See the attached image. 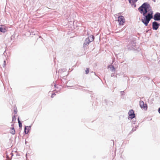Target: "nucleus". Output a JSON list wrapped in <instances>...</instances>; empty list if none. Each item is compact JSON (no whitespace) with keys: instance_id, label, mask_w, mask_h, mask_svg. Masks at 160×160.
I'll return each instance as SVG.
<instances>
[{"instance_id":"nucleus-1","label":"nucleus","mask_w":160,"mask_h":160,"mask_svg":"<svg viewBox=\"0 0 160 160\" xmlns=\"http://www.w3.org/2000/svg\"><path fill=\"white\" fill-rule=\"evenodd\" d=\"M151 8L150 5L147 2H144L138 8L139 11L143 15L141 21L144 25L146 20L145 17L147 16L146 14L150 10Z\"/></svg>"},{"instance_id":"nucleus-2","label":"nucleus","mask_w":160,"mask_h":160,"mask_svg":"<svg viewBox=\"0 0 160 160\" xmlns=\"http://www.w3.org/2000/svg\"><path fill=\"white\" fill-rule=\"evenodd\" d=\"M153 11H150L149 12H148L147 14V16L145 17L146 19V22L145 25L147 26L148 25V23L152 19L153 14Z\"/></svg>"},{"instance_id":"nucleus-3","label":"nucleus","mask_w":160,"mask_h":160,"mask_svg":"<svg viewBox=\"0 0 160 160\" xmlns=\"http://www.w3.org/2000/svg\"><path fill=\"white\" fill-rule=\"evenodd\" d=\"M136 42L134 41H131L128 47V49L130 50H134L136 48Z\"/></svg>"},{"instance_id":"nucleus-4","label":"nucleus","mask_w":160,"mask_h":160,"mask_svg":"<svg viewBox=\"0 0 160 160\" xmlns=\"http://www.w3.org/2000/svg\"><path fill=\"white\" fill-rule=\"evenodd\" d=\"M118 21L119 25H123L125 22L124 18L122 15H120L118 17Z\"/></svg>"},{"instance_id":"nucleus-5","label":"nucleus","mask_w":160,"mask_h":160,"mask_svg":"<svg viewBox=\"0 0 160 160\" xmlns=\"http://www.w3.org/2000/svg\"><path fill=\"white\" fill-rule=\"evenodd\" d=\"M128 114L129 116V117H128V119H129V118H130L131 119H132L136 117L134 111L133 109H131L129 111Z\"/></svg>"},{"instance_id":"nucleus-6","label":"nucleus","mask_w":160,"mask_h":160,"mask_svg":"<svg viewBox=\"0 0 160 160\" xmlns=\"http://www.w3.org/2000/svg\"><path fill=\"white\" fill-rule=\"evenodd\" d=\"M139 105L140 108H143L145 110H147L148 109V106L146 103L144 104L143 101H140L139 102Z\"/></svg>"},{"instance_id":"nucleus-7","label":"nucleus","mask_w":160,"mask_h":160,"mask_svg":"<svg viewBox=\"0 0 160 160\" xmlns=\"http://www.w3.org/2000/svg\"><path fill=\"white\" fill-rule=\"evenodd\" d=\"M160 24L156 21H154L152 22V29L153 30H156L159 28Z\"/></svg>"},{"instance_id":"nucleus-8","label":"nucleus","mask_w":160,"mask_h":160,"mask_svg":"<svg viewBox=\"0 0 160 160\" xmlns=\"http://www.w3.org/2000/svg\"><path fill=\"white\" fill-rule=\"evenodd\" d=\"M156 21H160V13L156 12L152 18Z\"/></svg>"},{"instance_id":"nucleus-9","label":"nucleus","mask_w":160,"mask_h":160,"mask_svg":"<svg viewBox=\"0 0 160 160\" xmlns=\"http://www.w3.org/2000/svg\"><path fill=\"white\" fill-rule=\"evenodd\" d=\"M90 43V39L89 38H86L83 44V48L84 50L88 46L89 44Z\"/></svg>"},{"instance_id":"nucleus-10","label":"nucleus","mask_w":160,"mask_h":160,"mask_svg":"<svg viewBox=\"0 0 160 160\" xmlns=\"http://www.w3.org/2000/svg\"><path fill=\"white\" fill-rule=\"evenodd\" d=\"M32 125H30L29 126H25L24 128V132L25 134H28L29 132V131L31 129Z\"/></svg>"},{"instance_id":"nucleus-11","label":"nucleus","mask_w":160,"mask_h":160,"mask_svg":"<svg viewBox=\"0 0 160 160\" xmlns=\"http://www.w3.org/2000/svg\"><path fill=\"white\" fill-rule=\"evenodd\" d=\"M138 0H128L129 3L131 4L132 7L135 8L136 7V3Z\"/></svg>"},{"instance_id":"nucleus-12","label":"nucleus","mask_w":160,"mask_h":160,"mask_svg":"<svg viewBox=\"0 0 160 160\" xmlns=\"http://www.w3.org/2000/svg\"><path fill=\"white\" fill-rule=\"evenodd\" d=\"M108 67L112 72H114L115 71V68L113 65H110L108 66Z\"/></svg>"},{"instance_id":"nucleus-13","label":"nucleus","mask_w":160,"mask_h":160,"mask_svg":"<svg viewBox=\"0 0 160 160\" xmlns=\"http://www.w3.org/2000/svg\"><path fill=\"white\" fill-rule=\"evenodd\" d=\"M87 38H89V39H90V42H92V41H93L94 40L95 38V37H94V36L92 35H90V36L88 37Z\"/></svg>"},{"instance_id":"nucleus-14","label":"nucleus","mask_w":160,"mask_h":160,"mask_svg":"<svg viewBox=\"0 0 160 160\" xmlns=\"http://www.w3.org/2000/svg\"><path fill=\"white\" fill-rule=\"evenodd\" d=\"M6 31V29L4 28L0 27V32L5 33Z\"/></svg>"},{"instance_id":"nucleus-15","label":"nucleus","mask_w":160,"mask_h":160,"mask_svg":"<svg viewBox=\"0 0 160 160\" xmlns=\"http://www.w3.org/2000/svg\"><path fill=\"white\" fill-rule=\"evenodd\" d=\"M66 71V69L64 68H61L59 69L58 70L59 73H61L62 72H64Z\"/></svg>"},{"instance_id":"nucleus-16","label":"nucleus","mask_w":160,"mask_h":160,"mask_svg":"<svg viewBox=\"0 0 160 160\" xmlns=\"http://www.w3.org/2000/svg\"><path fill=\"white\" fill-rule=\"evenodd\" d=\"M105 101L107 105H110L111 106H112L113 105V102L112 101H109L107 102V100H105Z\"/></svg>"},{"instance_id":"nucleus-17","label":"nucleus","mask_w":160,"mask_h":160,"mask_svg":"<svg viewBox=\"0 0 160 160\" xmlns=\"http://www.w3.org/2000/svg\"><path fill=\"white\" fill-rule=\"evenodd\" d=\"M136 130V128L133 127V128L132 130L128 134L129 135V134H131L133 132L135 131Z\"/></svg>"},{"instance_id":"nucleus-18","label":"nucleus","mask_w":160,"mask_h":160,"mask_svg":"<svg viewBox=\"0 0 160 160\" xmlns=\"http://www.w3.org/2000/svg\"><path fill=\"white\" fill-rule=\"evenodd\" d=\"M38 33V32L37 31H33V32H31V34L32 35H35L36 34H37Z\"/></svg>"},{"instance_id":"nucleus-19","label":"nucleus","mask_w":160,"mask_h":160,"mask_svg":"<svg viewBox=\"0 0 160 160\" xmlns=\"http://www.w3.org/2000/svg\"><path fill=\"white\" fill-rule=\"evenodd\" d=\"M89 68H87L86 70L85 71V73L86 74H88L89 72Z\"/></svg>"},{"instance_id":"nucleus-20","label":"nucleus","mask_w":160,"mask_h":160,"mask_svg":"<svg viewBox=\"0 0 160 160\" xmlns=\"http://www.w3.org/2000/svg\"><path fill=\"white\" fill-rule=\"evenodd\" d=\"M136 121V118H133V120H132V124H135V122Z\"/></svg>"},{"instance_id":"nucleus-21","label":"nucleus","mask_w":160,"mask_h":160,"mask_svg":"<svg viewBox=\"0 0 160 160\" xmlns=\"http://www.w3.org/2000/svg\"><path fill=\"white\" fill-rule=\"evenodd\" d=\"M16 118L15 115H14L12 117V122L16 120Z\"/></svg>"},{"instance_id":"nucleus-22","label":"nucleus","mask_w":160,"mask_h":160,"mask_svg":"<svg viewBox=\"0 0 160 160\" xmlns=\"http://www.w3.org/2000/svg\"><path fill=\"white\" fill-rule=\"evenodd\" d=\"M15 130H11V131L10 132V133L12 135H14L15 134Z\"/></svg>"},{"instance_id":"nucleus-23","label":"nucleus","mask_w":160,"mask_h":160,"mask_svg":"<svg viewBox=\"0 0 160 160\" xmlns=\"http://www.w3.org/2000/svg\"><path fill=\"white\" fill-rule=\"evenodd\" d=\"M18 124L22 123L20 120L19 117H18Z\"/></svg>"},{"instance_id":"nucleus-24","label":"nucleus","mask_w":160,"mask_h":160,"mask_svg":"<svg viewBox=\"0 0 160 160\" xmlns=\"http://www.w3.org/2000/svg\"><path fill=\"white\" fill-rule=\"evenodd\" d=\"M56 95V94L55 93H53L51 95V98H53L54 97V96Z\"/></svg>"},{"instance_id":"nucleus-25","label":"nucleus","mask_w":160,"mask_h":160,"mask_svg":"<svg viewBox=\"0 0 160 160\" xmlns=\"http://www.w3.org/2000/svg\"><path fill=\"white\" fill-rule=\"evenodd\" d=\"M20 128H21L22 127V123L18 124Z\"/></svg>"},{"instance_id":"nucleus-26","label":"nucleus","mask_w":160,"mask_h":160,"mask_svg":"<svg viewBox=\"0 0 160 160\" xmlns=\"http://www.w3.org/2000/svg\"><path fill=\"white\" fill-rule=\"evenodd\" d=\"M14 112L15 114H16L17 113V110L16 109H14Z\"/></svg>"},{"instance_id":"nucleus-27","label":"nucleus","mask_w":160,"mask_h":160,"mask_svg":"<svg viewBox=\"0 0 160 160\" xmlns=\"http://www.w3.org/2000/svg\"><path fill=\"white\" fill-rule=\"evenodd\" d=\"M124 91H121V95H122L123 94V93H124Z\"/></svg>"},{"instance_id":"nucleus-28","label":"nucleus","mask_w":160,"mask_h":160,"mask_svg":"<svg viewBox=\"0 0 160 160\" xmlns=\"http://www.w3.org/2000/svg\"><path fill=\"white\" fill-rule=\"evenodd\" d=\"M158 113L160 114V107L158 108Z\"/></svg>"},{"instance_id":"nucleus-29","label":"nucleus","mask_w":160,"mask_h":160,"mask_svg":"<svg viewBox=\"0 0 160 160\" xmlns=\"http://www.w3.org/2000/svg\"><path fill=\"white\" fill-rule=\"evenodd\" d=\"M11 130H15V129H14V127H12V128H11Z\"/></svg>"},{"instance_id":"nucleus-30","label":"nucleus","mask_w":160,"mask_h":160,"mask_svg":"<svg viewBox=\"0 0 160 160\" xmlns=\"http://www.w3.org/2000/svg\"><path fill=\"white\" fill-rule=\"evenodd\" d=\"M111 77H114V74H113V73H112V74H111Z\"/></svg>"},{"instance_id":"nucleus-31","label":"nucleus","mask_w":160,"mask_h":160,"mask_svg":"<svg viewBox=\"0 0 160 160\" xmlns=\"http://www.w3.org/2000/svg\"><path fill=\"white\" fill-rule=\"evenodd\" d=\"M11 126L12 127H14V124L13 123L11 125Z\"/></svg>"},{"instance_id":"nucleus-32","label":"nucleus","mask_w":160,"mask_h":160,"mask_svg":"<svg viewBox=\"0 0 160 160\" xmlns=\"http://www.w3.org/2000/svg\"><path fill=\"white\" fill-rule=\"evenodd\" d=\"M54 87H55V88H56V86H57V85H56V84H54Z\"/></svg>"},{"instance_id":"nucleus-33","label":"nucleus","mask_w":160,"mask_h":160,"mask_svg":"<svg viewBox=\"0 0 160 160\" xmlns=\"http://www.w3.org/2000/svg\"><path fill=\"white\" fill-rule=\"evenodd\" d=\"M5 65H6V64H4H4L3 65V67H4V66H5Z\"/></svg>"},{"instance_id":"nucleus-34","label":"nucleus","mask_w":160,"mask_h":160,"mask_svg":"<svg viewBox=\"0 0 160 160\" xmlns=\"http://www.w3.org/2000/svg\"><path fill=\"white\" fill-rule=\"evenodd\" d=\"M4 64H6V61H5V60H4Z\"/></svg>"},{"instance_id":"nucleus-35","label":"nucleus","mask_w":160,"mask_h":160,"mask_svg":"<svg viewBox=\"0 0 160 160\" xmlns=\"http://www.w3.org/2000/svg\"><path fill=\"white\" fill-rule=\"evenodd\" d=\"M11 154L12 155V157L13 156V153H11Z\"/></svg>"},{"instance_id":"nucleus-36","label":"nucleus","mask_w":160,"mask_h":160,"mask_svg":"<svg viewBox=\"0 0 160 160\" xmlns=\"http://www.w3.org/2000/svg\"><path fill=\"white\" fill-rule=\"evenodd\" d=\"M153 1L155 2H156V0H153Z\"/></svg>"},{"instance_id":"nucleus-37","label":"nucleus","mask_w":160,"mask_h":160,"mask_svg":"<svg viewBox=\"0 0 160 160\" xmlns=\"http://www.w3.org/2000/svg\"><path fill=\"white\" fill-rule=\"evenodd\" d=\"M138 126H137L135 128H138Z\"/></svg>"},{"instance_id":"nucleus-38","label":"nucleus","mask_w":160,"mask_h":160,"mask_svg":"<svg viewBox=\"0 0 160 160\" xmlns=\"http://www.w3.org/2000/svg\"><path fill=\"white\" fill-rule=\"evenodd\" d=\"M27 143V142L26 141H25V143H26H26Z\"/></svg>"},{"instance_id":"nucleus-39","label":"nucleus","mask_w":160,"mask_h":160,"mask_svg":"<svg viewBox=\"0 0 160 160\" xmlns=\"http://www.w3.org/2000/svg\"><path fill=\"white\" fill-rule=\"evenodd\" d=\"M67 87H70V86H67Z\"/></svg>"},{"instance_id":"nucleus-40","label":"nucleus","mask_w":160,"mask_h":160,"mask_svg":"<svg viewBox=\"0 0 160 160\" xmlns=\"http://www.w3.org/2000/svg\"><path fill=\"white\" fill-rule=\"evenodd\" d=\"M159 24H160V23H159Z\"/></svg>"}]
</instances>
